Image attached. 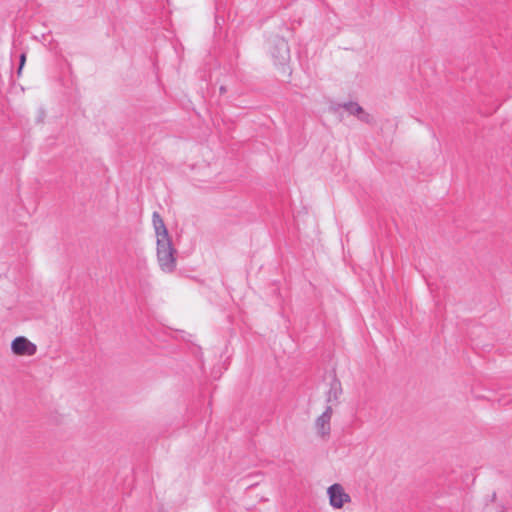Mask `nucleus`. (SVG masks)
Returning a JSON list of instances; mask_svg holds the SVG:
<instances>
[{
  "mask_svg": "<svg viewBox=\"0 0 512 512\" xmlns=\"http://www.w3.org/2000/svg\"><path fill=\"white\" fill-rule=\"evenodd\" d=\"M151 225L154 233L156 260L164 273H172L177 266L176 248L163 217L153 212Z\"/></svg>",
  "mask_w": 512,
  "mask_h": 512,
  "instance_id": "nucleus-1",
  "label": "nucleus"
},
{
  "mask_svg": "<svg viewBox=\"0 0 512 512\" xmlns=\"http://www.w3.org/2000/svg\"><path fill=\"white\" fill-rule=\"evenodd\" d=\"M330 505L336 509L342 508L350 501L349 495L340 484H333L327 490Z\"/></svg>",
  "mask_w": 512,
  "mask_h": 512,
  "instance_id": "nucleus-3",
  "label": "nucleus"
},
{
  "mask_svg": "<svg viewBox=\"0 0 512 512\" xmlns=\"http://www.w3.org/2000/svg\"><path fill=\"white\" fill-rule=\"evenodd\" d=\"M11 350L19 357H30L37 352V346L24 336L16 337L11 343Z\"/></svg>",
  "mask_w": 512,
  "mask_h": 512,
  "instance_id": "nucleus-2",
  "label": "nucleus"
},
{
  "mask_svg": "<svg viewBox=\"0 0 512 512\" xmlns=\"http://www.w3.org/2000/svg\"><path fill=\"white\" fill-rule=\"evenodd\" d=\"M351 112H353V113H354V112L360 113V112H362V108H361V107H359V106H358V105H356V104H355V105H351Z\"/></svg>",
  "mask_w": 512,
  "mask_h": 512,
  "instance_id": "nucleus-7",
  "label": "nucleus"
},
{
  "mask_svg": "<svg viewBox=\"0 0 512 512\" xmlns=\"http://www.w3.org/2000/svg\"><path fill=\"white\" fill-rule=\"evenodd\" d=\"M332 409L328 407L315 421L314 431L318 436L324 437L330 432Z\"/></svg>",
  "mask_w": 512,
  "mask_h": 512,
  "instance_id": "nucleus-4",
  "label": "nucleus"
},
{
  "mask_svg": "<svg viewBox=\"0 0 512 512\" xmlns=\"http://www.w3.org/2000/svg\"><path fill=\"white\" fill-rule=\"evenodd\" d=\"M25 61H26V55L22 54L21 57H20V67L18 69V74H21L22 69H23L24 64H25Z\"/></svg>",
  "mask_w": 512,
  "mask_h": 512,
  "instance_id": "nucleus-6",
  "label": "nucleus"
},
{
  "mask_svg": "<svg viewBox=\"0 0 512 512\" xmlns=\"http://www.w3.org/2000/svg\"><path fill=\"white\" fill-rule=\"evenodd\" d=\"M279 50L281 52L282 59L284 61H286L289 58V48H288V45L285 42H281Z\"/></svg>",
  "mask_w": 512,
  "mask_h": 512,
  "instance_id": "nucleus-5",
  "label": "nucleus"
}]
</instances>
